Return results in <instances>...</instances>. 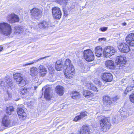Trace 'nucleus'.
I'll return each instance as SVG.
<instances>
[{"mask_svg": "<svg viewBox=\"0 0 134 134\" xmlns=\"http://www.w3.org/2000/svg\"><path fill=\"white\" fill-rule=\"evenodd\" d=\"M75 70L74 67L65 69L64 72L66 78L69 79L73 78L75 75Z\"/></svg>", "mask_w": 134, "mask_h": 134, "instance_id": "7", "label": "nucleus"}, {"mask_svg": "<svg viewBox=\"0 0 134 134\" xmlns=\"http://www.w3.org/2000/svg\"><path fill=\"white\" fill-rule=\"evenodd\" d=\"M130 99L131 102L134 103V93L130 95Z\"/></svg>", "mask_w": 134, "mask_h": 134, "instance_id": "38", "label": "nucleus"}, {"mask_svg": "<svg viewBox=\"0 0 134 134\" xmlns=\"http://www.w3.org/2000/svg\"><path fill=\"white\" fill-rule=\"evenodd\" d=\"M1 124L3 126L5 127L10 126L11 125V120L9 117L6 115H4L2 118Z\"/></svg>", "mask_w": 134, "mask_h": 134, "instance_id": "11", "label": "nucleus"}, {"mask_svg": "<svg viewBox=\"0 0 134 134\" xmlns=\"http://www.w3.org/2000/svg\"><path fill=\"white\" fill-rule=\"evenodd\" d=\"M84 133V128L82 127L79 131L77 134H83Z\"/></svg>", "mask_w": 134, "mask_h": 134, "instance_id": "41", "label": "nucleus"}, {"mask_svg": "<svg viewBox=\"0 0 134 134\" xmlns=\"http://www.w3.org/2000/svg\"><path fill=\"white\" fill-rule=\"evenodd\" d=\"M28 63L26 64H25V66H27V65H28Z\"/></svg>", "mask_w": 134, "mask_h": 134, "instance_id": "52", "label": "nucleus"}, {"mask_svg": "<svg viewBox=\"0 0 134 134\" xmlns=\"http://www.w3.org/2000/svg\"><path fill=\"white\" fill-rule=\"evenodd\" d=\"M6 113L8 115H11L12 112L14 111V108L12 106H9L7 107L5 110Z\"/></svg>", "mask_w": 134, "mask_h": 134, "instance_id": "27", "label": "nucleus"}, {"mask_svg": "<svg viewBox=\"0 0 134 134\" xmlns=\"http://www.w3.org/2000/svg\"><path fill=\"white\" fill-rule=\"evenodd\" d=\"M37 86H35L34 87V90H36V89L37 88Z\"/></svg>", "mask_w": 134, "mask_h": 134, "instance_id": "51", "label": "nucleus"}, {"mask_svg": "<svg viewBox=\"0 0 134 134\" xmlns=\"http://www.w3.org/2000/svg\"><path fill=\"white\" fill-rule=\"evenodd\" d=\"M55 91L57 94L60 96H62L64 92V88L61 86L58 85L55 88Z\"/></svg>", "mask_w": 134, "mask_h": 134, "instance_id": "17", "label": "nucleus"}, {"mask_svg": "<svg viewBox=\"0 0 134 134\" xmlns=\"http://www.w3.org/2000/svg\"><path fill=\"white\" fill-rule=\"evenodd\" d=\"M55 67L57 71H61L64 69L63 64V61L62 60H58L55 63Z\"/></svg>", "mask_w": 134, "mask_h": 134, "instance_id": "16", "label": "nucleus"}, {"mask_svg": "<svg viewBox=\"0 0 134 134\" xmlns=\"http://www.w3.org/2000/svg\"><path fill=\"white\" fill-rule=\"evenodd\" d=\"M103 102L104 104L107 105V106L108 107H110L112 106L113 104L109 97L108 96H105L103 97Z\"/></svg>", "mask_w": 134, "mask_h": 134, "instance_id": "20", "label": "nucleus"}, {"mask_svg": "<svg viewBox=\"0 0 134 134\" xmlns=\"http://www.w3.org/2000/svg\"><path fill=\"white\" fill-rule=\"evenodd\" d=\"M93 93L90 91L87 90L84 91V100L85 101H90L93 98Z\"/></svg>", "mask_w": 134, "mask_h": 134, "instance_id": "15", "label": "nucleus"}, {"mask_svg": "<svg viewBox=\"0 0 134 134\" xmlns=\"http://www.w3.org/2000/svg\"><path fill=\"white\" fill-rule=\"evenodd\" d=\"M92 86V84L90 82L86 83H85V86L88 89H91V88Z\"/></svg>", "mask_w": 134, "mask_h": 134, "instance_id": "35", "label": "nucleus"}, {"mask_svg": "<svg viewBox=\"0 0 134 134\" xmlns=\"http://www.w3.org/2000/svg\"><path fill=\"white\" fill-rule=\"evenodd\" d=\"M39 73L40 77H44L47 73V70L46 68L42 65H40L39 67Z\"/></svg>", "mask_w": 134, "mask_h": 134, "instance_id": "19", "label": "nucleus"}, {"mask_svg": "<svg viewBox=\"0 0 134 134\" xmlns=\"http://www.w3.org/2000/svg\"><path fill=\"white\" fill-rule=\"evenodd\" d=\"M91 56L89 55V57H87L85 58V59L87 61L91 62L94 60V55L93 54L91 55Z\"/></svg>", "mask_w": 134, "mask_h": 134, "instance_id": "32", "label": "nucleus"}, {"mask_svg": "<svg viewBox=\"0 0 134 134\" xmlns=\"http://www.w3.org/2000/svg\"><path fill=\"white\" fill-rule=\"evenodd\" d=\"M106 40V38H99L98 39V41L99 42H101L102 41H105Z\"/></svg>", "mask_w": 134, "mask_h": 134, "instance_id": "43", "label": "nucleus"}, {"mask_svg": "<svg viewBox=\"0 0 134 134\" xmlns=\"http://www.w3.org/2000/svg\"><path fill=\"white\" fill-rule=\"evenodd\" d=\"M13 76L14 79L15 80L16 83L19 85V86L22 87L25 85L26 81L23 79L21 74L16 73L13 74Z\"/></svg>", "mask_w": 134, "mask_h": 134, "instance_id": "3", "label": "nucleus"}, {"mask_svg": "<svg viewBox=\"0 0 134 134\" xmlns=\"http://www.w3.org/2000/svg\"><path fill=\"white\" fill-rule=\"evenodd\" d=\"M27 88L25 87L20 88L18 91V94L20 96L24 95L27 94L28 92Z\"/></svg>", "mask_w": 134, "mask_h": 134, "instance_id": "26", "label": "nucleus"}, {"mask_svg": "<svg viewBox=\"0 0 134 134\" xmlns=\"http://www.w3.org/2000/svg\"><path fill=\"white\" fill-rule=\"evenodd\" d=\"M84 116V113L83 112L81 113L80 114L76 116L73 119V121L75 122H77L81 120L83 118Z\"/></svg>", "mask_w": 134, "mask_h": 134, "instance_id": "29", "label": "nucleus"}, {"mask_svg": "<svg viewBox=\"0 0 134 134\" xmlns=\"http://www.w3.org/2000/svg\"><path fill=\"white\" fill-rule=\"evenodd\" d=\"M116 52V50L113 47L108 46L104 48L103 53L105 57H110L114 55Z\"/></svg>", "mask_w": 134, "mask_h": 134, "instance_id": "5", "label": "nucleus"}, {"mask_svg": "<svg viewBox=\"0 0 134 134\" xmlns=\"http://www.w3.org/2000/svg\"><path fill=\"white\" fill-rule=\"evenodd\" d=\"M126 25V23H124L122 24V25L123 26H125Z\"/></svg>", "mask_w": 134, "mask_h": 134, "instance_id": "49", "label": "nucleus"}, {"mask_svg": "<svg viewBox=\"0 0 134 134\" xmlns=\"http://www.w3.org/2000/svg\"><path fill=\"white\" fill-rule=\"evenodd\" d=\"M44 97L47 100H51L52 98V95L50 94L49 89L48 88H46L45 90L44 93Z\"/></svg>", "mask_w": 134, "mask_h": 134, "instance_id": "21", "label": "nucleus"}, {"mask_svg": "<svg viewBox=\"0 0 134 134\" xmlns=\"http://www.w3.org/2000/svg\"><path fill=\"white\" fill-rule=\"evenodd\" d=\"M129 80V79H123L121 80V82L122 83V84H123L124 85H126L127 83H128Z\"/></svg>", "mask_w": 134, "mask_h": 134, "instance_id": "36", "label": "nucleus"}, {"mask_svg": "<svg viewBox=\"0 0 134 134\" xmlns=\"http://www.w3.org/2000/svg\"><path fill=\"white\" fill-rule=\"evenodd\" d=\"M107 29V27H101L100 29V30L102 31H106Z\"/></svg>", "mask_w": 134, "mask_h": 134, "instance_id": "42", "label": "nucleus"}, {"mask_svg": "<svg viewBox=\"0 0 134 134\" xmlns=\"http://www.w3.org/2000/svg\"><path fill=\"white\" fill-rule=\"evenodd\" d=\"M69 95L72 99H79L81 97V94L79 92L75 91L71 92Z\"/></svg>", "mask_w": 134, "mask_h": 134, "instance_id": "18", "label": "nucleus"}, {"mask_svg": "<svg viewBox=\"0 0 134 134\" xmlns=\"http://www.w3.org/2000/svg\"><path fill=\"white\" fill-rule=\"evenodd\" d=\"M119 98V97L118 96H116L113 98V99L115 101L117 100Z\"/></svg>", "mask_w": 134, "mask_h": 134, "instance_id": "45", "label": "nucleus"}, {"mask_svg": "<svg viewBox=\"0 0 134 134\" xmlns=\"http://www.w3.org/2000/svg\"><path fill=\"white\" fill-rule=\"evenodd\" d=\"M37 74L36 68L35 67L32 68L30 71V74L32 76H35Z\"/></svg>", "mask_w": 134, "mask_h": 134, "instance_id": "31", "label": "nucleus"}, {"mask_svg": "<svg viewBox=\"0 0 134 134\" xmlns=\"http://www.w3.org/2000/svg\"><path fill=\"white\" fill-rule=\"evenodd\" d=\"M106 66L110 69H113L114 67V62L112 60H109L105 62Z\"/></svg>", "mask_w": 134, "mask_h": 134, "instance_id": "25", "label": "nucleus"}, {"mask_svg": "<svg viewBox=\"0 0 134 134\" xmlns=\"http://www.w3.org/2000/svg\"><path fill=\"white\" fill-rule=\"evenodd\" d=\"M84 134H90L88 126L84 125Z\"/></svg>", "mask_w": 134, "mask_h": 134, "instance_id": "33", "label": "nucleus"}, {"mask_svg": "<svg viewBox=\"0 0 134 134\" xmlns=\"http://www.w3.org/2000/svg\"><path fill=\"white\" fill-rule=\"evenodd\" d=\"M12 31L10 25L7 23L2 22L0 23V33L4 35L8 36Z\"/></svg>", "mask_w": 134, "mask_h": 134, "instance_id": "1", "label": "nucleus"}, {"mask_svg": "<svg viewBox=\"0 0 134 134\" xmlns=\"http://www.w3.org/2000/svg\"><path fill=\"white\" fill-rule=\"evenodd\" d=\"M34 63V62H31V63H28V65H31V64H33Z\"/></svg>", "mask_w": 134, "mask_h": 134, "instance_id": "50", "label": "nucleus"}, {"mask_svg": "<svg viewBox=\"0 0 134 134\" xmlns=\"http://www.w3.org/2000/svg\"><path fill=\"white\" fill-rule=\"evenodd\" d=\"M5 81L8 85V87H11L13 86L12 80L10 78L6 77L5 79Z\"/></svg>", "mask_w": 134, "mask_h": 134, "instance_id": "28", "label": "nucleus"}, {"mask_svg": "<svg viewBox=\"0 0 134 134\" xmlns=\"http://www.w3.org/2000/svg\"><path fill=\"white\" fill-rule=\"evenodd\" d=\"M125 57L120 56L117 57L116 58L115 63L118 65V66L119 69H121L123 68L124 66L123 65L125 64L126 62L125 60Z\"/></svg>", "mask_w": 134, "mask_h": 134, "instance_id": "10", "label": "nucleus"}, {"mask_svg": "<svg viewBox=\"0 0 134 134\" xmlns=\"http://www.w3.org/2000/svg\"><path fill=\"white\" fill-rule=\"evenodd\" d=\"M98 84L100 86H102V83H101L100 82V81H99L98 82Z\"/></svg>", "mask_w": 134, "mask_h": 134, "instance_id": "48", "label": "nucleus"}, {"mask_svg": "<svg viewBox=\"0 0 134 134\" xmlns=\"http://www.w3.org/2000/svg\"><path fill=\"white\" fill-rule=\"evenodd\" d=\"M90 67L89 66H87L86 65L85 66L84 68L86 69V70H85L86 72L88 71L89 70Z\"/></svg>", "mask_w": 134, "mask_h": 134, "instance_id": "44", "label": "nucleus"}, {"mask_svg": "<svg viewBox=\"0 0 134 134\" xmlns=\"http://www.w3.org/2000/svg\"><path fill=\"white\" fill-rule=\"evenodd\" d=\"M91 90L96 92H97L98 91V90L96 87L93 85V84L91 88Z\"/></svg>", "mask_w": 134, "mask_h": 134, "instance_id": "40", "label": "nucleus"}, {"mask_svg": "<svg viewBox=\"0 0 134 134\" xmlns=\"http://www.w3.org/2000/svg\"><path fill=\"white\" fill-rule=\"evenodd\" d=\"M62 9V10L64 13V15L65 16H67L69 15V14L68 13V11L66 8V7L65 6H63Z\"/></svg>", "mask_w": 134, "mask_h": 134, "instance_id": "34", "label": "nucleus"}, {"mask_svg": "<svg viewBox=\"0 0 134 134\" xmlns=\"http://www.w3.org/2000/svg\"><path fill=\"white\" fill-rule=\"evenodd\" d=\"M100 117L102 118L100 121V127L103 131H107L109 129L111 124L106 118L103 116H101Z\"/></svg>", "mask_w": 134, "mask_h": 134, "instance_id": "2", "label": "nucleus"}, {"mask_svg": "<svg viewBox=\"0 0 134 134\" xmlns=\"http://www.w3.org/2000/svg\"><path fill=\"white\" fill-rule=\"evenodd\" d=\"M30 12L31 17L34 19L41 17L43 14V11L36 8H34L30 10Z\"/></svg>", "mask_w": 134, "mask_h": 134, "instance_id": "6", "label": "nucleus"}, {"mask_svg": "<svg viewBox=\"0 0 134 134\" xmlns=\"http://www.w3.org/2000/svg\"><path fill=\"white\" fill-rule=\"evenodd\" d=\"M52 15L53 18L56 20H59L61 18L62 13L60 8L58 7H54L52 9Z\"/></svg>", "mask_w": 134, "mask_h": 134, "instance_id": "4", "label": "nucleus"}, {"mask_svg": "<svg viewBox=\"0 0 134 134\" xmlns=\"http://www.w3.org/2000/svg\"><path fill=\"white\" fill-rule=\"evenodd\" d=\"M132 87L128 86L126 88V90L124 92V93L125 94H126L127 93V92L128 91H131V90H132Z\"/></svg>", "mask_w": 134, "mask_h": 134, "instance_id": "37", "label": "nucleus"}, {"mask_svg": "<svg viewBox=\"0 0 134 134\" xmlns=\"http://www.w3.org/2000/svg\"><path fill=\"white\" fill-rule=\"evenodd\" d=\"M103 80L106 82L111 81L113 79L112 75L110 73H104L102 75Z\"/></svg>", "mask_w": 134, "mask_h": 134, "instance_id": "14", "label": "nucleus"}, {"mask_svg": "<svg viewBox=\"0 0 134 134\" xmlns=\"http://www.w3.org/2000/svg\"><path fill=\"white\" fill-rule=\"evenodd\" d=\"M17 113L19 118L21 120L24 121L27 118L26 113L22 108H18L17 109Z\"/></svg>", "mask_w": 134, "mask_h": 134, "instance_id": "9", "label": "nucleus"}, {"mask_svg": "<svg viewBox=\"0 0 134 134\" xmlns=\"http://www.w3.org/2000/svg\"><path fill=\"white\" fill-rule=\"evenodd\" d=\"M3 49V48L1 46H0V52L2 51Z\"/></svg>", "mask_w": 134, "mask_h": 134, "instance_id": "47", "label": "nucleus"}, {"mask_svg": "<svg viewBox=\"0 0 134 134\" xmlns=\"http://www.w3.org/2000/svg\"><path fill=\"white\" fill-rule=\"evenodd\" d=\"M121 114L123 117L125 118L127 117L129 115L127 111H124L122 112Z\"/></svg>", "mask_w": 134, "mask_h": 134, "instance_id": "39", "label": "nucleus"}, {"mask_svg": "<svg viewBox=\"0 0 134 134\" xmlns=\"http://www.w3.org/2000/svg\"><path fill=\"white\" fill-rule=\"evenodd\" d=\"M89 114V113L86 111H84V117L86 116H87Z\"/></svg>", "mask_w": 134, "mask_h": 134, "instance_id": "46", "label": "nucleus"}, {"mask_svg": "<svg viewBox=\"0 0 134 134\" xmlns=\"http://www.w3.org/2000/svg\"><path fill=\"white\" fill-rule=\"evenodd\" d=\"M118 47L120 51L122 52L127 53L130 50L129 45L125 43H119Z\"/></svg>", "mask_w": 134, "mask_h": 134, "instance_id": "12", "label": "nucleus"}, {"mask_svg": "<svg viewBox=\"0 0 134 134\" xmlns=\"http://www.w3.org/2000/svg\"><path fill=\"white\" fill-rule=\"evenodd\" d=\"M63 65L64 68L65 69L69 68H70L71 67H74L71 63V61L69 58L66 59Z\"/></svg>", "mask_w": 134, "mask_h": 134, "instance_id": "22", "label": "nucleus"}, {"mask_svg": "<svg viewBox=\"0 0 134 134\" xmlns=\"http://www.w3.org/2000/svg\"><path fill=\"white\" fill-rule=\"evenodd\" d=\"M7 21L11 24L19 22L20 21L18 16L14 13L9 14L7 16Z\"/></svg>", "mask_w": 134, "mask_h": 134, "instance_id": "8", "label": "nucleus"}, {"mask_svg": "<svg viewBox=\"0 0 134 134\" xmlns=\"http://www.w3.org/2000/svg\"><path fill=\"white\" fill-rule=\"evenodd\" d=\"M125 40L130 46H134V34L131 33L129 34L126 37Z\"/></svg>", "mask_w": 134, "mask_h": 134, "instance_id": "13", "label": "nucleus"}, {"mask_svg": "<svg viewBox=\"0 0 134 134\" xmlns=\"http://www.w3.org/2000/svg\"><path fill=\"white\" fill-rule=\"evenodd\" d=\"M38 25L40 28H44L48 26L49 25V22L44 20L41 22H40Z\"/></svg>", "mask_w": 134, "mask_h": 134, "instance_id": "23", "label": "nucleus"}, {"mask_svg": "<svg viewBox=\"0 0 134 134\" xmlns=\"http://www.w3.org/2000/svg\"><path fill=\"white\" fill-rule=\"evenodd\" d=\"M95 51L96 56L98 57H100L103 52L102 47L98 46L96 47L95 48Z\"/></svg>", "mask_w": 134, "mask_h": 134, "instance_id": "24", "label": "nucleus"}, {"mask_svg": "<svg viewBox=\"0 0 134 134\" xmlns=\"http://www.w3.org/2000/svg\"><path fill=\"white\" fill-rule=\"evenodd\" d=\"M93 54V53L92 51L90 49L84 50V59L86 57H89V55L91 56V55Z\"/></svg>", "mask_w": 134, "mask_h": 134, "instance_id": "30", "label": "nucleus"}]
</instances>
